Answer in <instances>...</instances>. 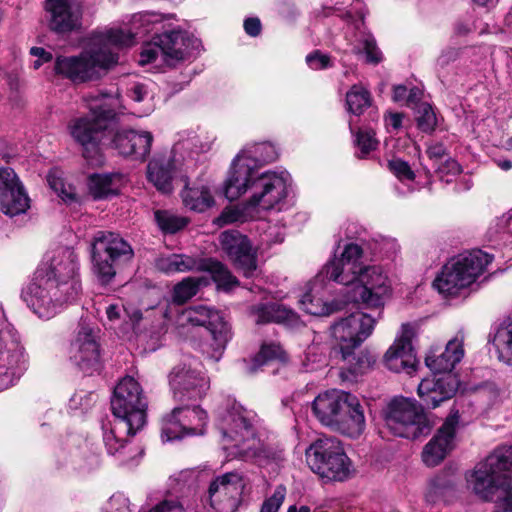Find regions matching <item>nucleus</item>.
<instances>
[{"label": "nucleus", "instance_id": "f257e3e1", "mask_svg": "<svg viewBox=\"0 0 512 512\" xmlns=\"http://www.w3.org/2000/svg\"><path fill=\"white\" fill-rule=\"evenodd\" d=\"M74 250L57 247L46 253L31 282L22 290L27 306L43 319L52 318L64 304L74 301L81 285Z\"/></svg>", "mask_w": 512, "mask_h": 512}, {"label": "nucleus", "instance_id": "f03ea898", "mask_svg": "<svg viewBox=\"0 0 512 512\" xmlns=\"http://www.w3.org/2000/svg\"><path fill=\"white\" fill-rule=\"evenodd\" d=\"M290 183L291 176L287 171L258 173L255 160L242 151L232 163L224 193L230 201L249 193L247 201L259 213L260 210L273 209L282 202L287 197Z\"/></svg>", "mask_w": 512, "mask_h": 512}, {"label": "nucleus", "instance_id": "7ed1b4c3", "mask_svg": "<svg viewBox=\"0 0 512 512\" xmlns=\"http://www.w3.org/2000/svg\"><path fill=\"white\" fill-rule=\"evenodd\" d=\"M132 43V35L122 30H108L91 38V46L78 56H59L54 63L57 75L73 83L99 79L118 62L115 48Z\"/></svg>", "mask_w": 512, "mask_h": 512}, {"label": "nucleus", "instance_id": "20e7f679", "mask_svg": "<svg viewBox=\"0 0 512 512\" xmlns=\"http://www.w3.org/2000/svg\"><path fill=\"white\" fill-rule=\"evenodd\" d=\"M105 94L89 93L83 97L87 103L89 114L72 119L68 130L73 140L81 147L82 156L91 166L104 163L101 142L108 129L109 121L114 112L105 103Z\"/></svg>", "mask_w": 512, "mask_h": 512}, {"label": "nucleus", "instance_id": "39448f33", "mask_svg": "<svg viewBox=\"0 0 512 512\" xmlns=\"http://www.w3.org/2000/svg\"><path fill=\"white\" fill-rule=\"evenodd\" d=\"M493 256L475 249L452 258L436 277L433 286L444 295H457L484 272Z\"/></svg>", "mask_w": 512, "mask_h": 512}, {"label": "nucleus", "instance_id": "423d86ee", "mask_svg": "<svg viewBox=\"0 0 512 512\" xmlns=\"http://www.w3.org/2000/svg\"><path fill=\"white\" fill-rule=\"evenodd\" d=\"M91 246L93 270L102 284L110 283L117 270L134 257L132 246L114 232L98 231Z\"/></svg>", "mask_w": 512, "mask_h": 512}, {"label": "nucleus", "instance_id": "0eeeda50", "mask_svg": "<svg viewBox=\"0 0 512 512\" xmlns=\"http://www.w3.org/2000/svg\"><path fill=\"white\" fill-rule=\"evenodd\" d=\"M309 468L321 478L344 481L351 474V462L337 438L315 440L305 451Z\"/></svg>", "mask_w": 512, "mask_h": 512}, {"label": "nucleus", "instance_id": "6e6552de", "mask_svg": "<svg viewBox=\"0 0 512 512\" xmlns=\"http://www.w3.org/2000/svg\"><path fill=\"white\" fill-rule=\"evenodd\" d=\"M200 46V41L182 30L164 32L143 46L138 60L140 65L154 62L159 55L169 66L188 59Z\"/></svg>", "mask_w": 512, "mask_h": 512}, {"label": "nucleus", "instance_id": "1a4fd4ad", "mask_svg": "<svg viewBox=\"0 0 512 512\" xmlns=\"http://www.w3.org/2000/svg\"><path fill=\"white\" fill-rule=\"evenodd\" d=\"M28 368V355L17 331L0 309V392L13 386Z\"/></svg>", "mask_w": 512, "mask_h": 512}, {"label": "nucleus", "instance_id": "9d476101", "mask_svg": "<svg viewBox=\"0 0 512 512\" xmlns=\"http://www.w3.org/2000/svg\"><path fill=\"white\" fill-rule=\"evenodd\" d=\"M385 423L392 434L416 439L430 430L423 409L405 398H395L387 406Z\"/></svg>", "mask_w": 512, "mask_h": 512}, {"label": "nucleus", "instance_id": "9b49d317", "mask_svg": "<svg viewBox=\"0 0 512 512\" xmlns=\"http://www.w3.org/2000/svg\"><path fill=\"white\" fill-rule=\"evenodd\" d=\"M147 400L140 383L131 376L123 377L113 391L111 410L115 418L143 427L146 423Z\"/></svg>", "mask_w": 512, "mask_h": 512}, {"label": "nucleus", "instance_id": "f8f14e48", "mask_svg": "<svg viewBox=\"0 0 512 512\" xmlns=\"http://www.w3.org/2000/svg\"><path fill=\"white\" fill-rule=\"evenodd\" d=\"M376 322L377 318L370 314L354 312L331 326L332 336L343 360L352 356L355 348L372 334Z\"/></svg>", "mask_w": 512, "mask_h": 512}, {"label": "nucleus", "instance_id": "ddd939ff", "mask_svg": "<svg viewBox=\"0 0 512 512\" xmlns=\"http://www.w3.org/2000/svg\"><path fill=\"white\" fill-rule=\"evenodd\" d=\"M181 319L185 323L194 326H205L212 335L211 347L213 353L211 358L218 361L227 343L232 338L231 326L226 322L219 311L209 307L198 305L183 310Z\"/></svg>", "mask_w": 512, "mask_h": 512}, {"label": "nucleus", "instance_id": "4468645a", "mask_svg": "<svg viewBox=\"0 0 512 512\" xmlns=\"http://www.w3.org/2000/svg\"><path fill=\"white\" fill-rule=\"evenodd\" d=\"M219 430L224 448L230 450L229 453L232 455L251 442L255 444V430L251 417L240 404L234 403L226 411L219 422Z\"/></svg>", "mask_w": 512, "mask_h": 512}, {"label": "nucleus", "instance_id": "2eb2a0df", "mask_svg": "<svg viewBox=\"0 0 512 512\" xmlns=\"http://www.w3.org/2000/svg\"><path fill=\"white\" fill-rule=\"evenodd\" d=\"M390 292L388 277L379 266H363L350 298L367 308H382Z\"/></svg>", "mask_w": 512, "mask_h": 512}, {"label": "nucleus", "instance_id": "dca6fc26", "mask_svg": "<svg viewBox=\"0 0 512 512\" xmlns=\"http://www.w3.org/2000/svg\"><path fill=\"white\" fill-rule=\"evenodd\" d=\"M206 421L207 413L199 406L175 407L162 420V438L171 441L185 435H202Z\"/></svg>", "mask_w": 512, "mask_h": 512}, {"label": "nucleus", "instance_id": "f3484780", "mask_svg": "<svg viewBox=\"0 0 512 512\" xmlns=\"http://www.w3.org/2000/svg\"><path fill=\"white\" fill-rule=\"evenodd\" d=\"M221 250L243 276L249 278L257 270V251L249 238L238 230H226L219 235Z\"/></svg>", "mask_w": 512, "mask_h": 512}, {"label": "nucleus", "instance_id": "a211bd4d", "mask_svg": "<svg viewBox=\"0 0 512 512\" xmlns=\"http://www.w3.org/2000/svg\"><path fill=\"white\" fill-rule=\"evenodd\" d=\"M168 377L173 398L178 402L201 399L209 389L205 375L187 364L174 366Z\"/></svg>", "mask_w": 512, "mask_h": 512}, {"label": "nucleus", "instance_id": "6ab92c4d", "mask_svg": "<svg viewBox=\"0 0 512 512\" xmlns=\"http://www.w3.org/2000/svg\"><path fill=\"white\" fill-rule=\"evenodd\" d=\"M363 251L357 244L350 243L345 246L341 257L335 258L327 263L321 271V275L334 282L345 286H352L358 282V276L363 268L360 260Z\"/></svg>", "mask_w": 512, "mask_h": 512}, {"label": "nucleus", "instance_id": "aec40b11", "mask_svg": "<svg viewBox=\"0 0 512 512\" xmlns=\"http://www.w3.org/2000/svg\"><path fill=\"white\" fill-rule=\"evenodd\" d=\"M244 484L238 473H225L209 485L207 500L219 512H235L241 501Z\"/></svg>", "mask_w": 512, "mask_h": 512}, {"label": "nucleus", "instance_id": "412c9836", "mask_svg": "<svg viewBox=\"0 0 512 512\" xmlns=\"http://www.w3.org/2000/svg\"><path fill=\"white\" fill-rule=\"evenodd\" d=\"M458 424V412L449 415L433 438L424 446L422 460L426 466L439 465L454 448Z\"/></svg>", "mask_w": 512, "mask_h": 512}, {"label": "nucleus", "instance_id": "4be33fe9", "mask_svg": "<svg viewBox=\"0 0 512 512\" xmlns=\"http://www.w3.org/2000/svg\"><path fill=\"white\" fill-rule=\"evenodd\" d=\"M48 27L57 34H68L81 28L82 11L70 0H45Z\"/></svg>", "mask_w": 512, "mask_h": 512}, {"label": "nucleus", "instance_id": "5701e85b", "mask_svg": "<svg viewBox=\"0 0 512 512\" xmlns=\"http://www.w3.org/2000/svg\"><path fill=\"white\" fill-rule=\"evenodd\" d=\"M109 133L112 135L111 146L120 155L143 161L150 154L153 142L150 132L119 128Z\"/></svg>", "mask_w": 512, "mask_h": 512}, {"label": "nucleus", "instance_id": "b1692460", "mask_svg": "<svg viewBox=\"0 0 512 512\" xmlns=\"http://www.w3.org/2000/svg\"><path fill=\"white\" fill-rule=\"evenodd\" d=\"M413 328L410 324H402L401 335L384 355L387 368L394 372H406L411 374L415 371L417 359L412 347Z\"/></svg>", "mask_w": 512, "mask_h": 512}, {"label": "nucleus", "instance_id": "393cba45", "mask_svg": "<svg viewBox=\"0 0 512 512\" xmlns=\"http://www.w3.org/2000/svg\"><path fill=\"white\" fill-rule=\"evenodd\" d=\"M468 483L473 492L485 501H500L503 503L512 492L499 477L492 473L484 461L476 465Z\"/></svg>", "mask_w": 512, "mask_h": 512}, {"label": "nucleus", "instance_id": "a878e982", "mask_svg": "<svg viewBox=\"0 0 512 512\" xmlns=\"http://www.w3.org/2000/svg\"><path fill=\"white\" fill-rule=\"evenodd\" d=\"M29 207V198L12 169L0 170V208L10 216L24 213Z\"/></svg>", "mask_w": 512, "mask_h": 512}, {"label": "nucleus", "instance_id": "bb28decb", "mask_svg": "<svg viewBox=\"0 0 512 512\" xmlns=\"http://www.w3.org/2000/svg\"><path fill=\"white\" fill-rule=\"evenodd\" d=\"M457 382L452 375L423 379L418 385V395L423 405L436 408L442 402L453 397Z\"/></svg>", "mask_w": 512, "mask_h": 512}, {"label": "nucleus", "instance_id": "cd10ccee", "mask_svg": "<svg viewBox=\"0 0 512 512\" xmlns=\"http://www.w3.org/2000/svg\"><path fill=\"white\" fill-rule=\"evenodd\" d=\"M71 358L83 370L87 371L99 362V345L88 326H81L70 348Z\"/></svg>", "mask_w": 512, "mask_h": 512}, {"label": "nucleus", "instance_id": "c85d7f7f", "mask_svg": "<svg viewBox=\"0 0 512 512\" xmlns=\"http://www.w3.org/2000/svg\"><path fill=\"white\" fill-rule=\"evenodd\" d=\"M350 393L331 390L319 394L312 403V410L316 418L324 425L334 427L347 403Z\"/></svg>", "mask_w": 512, "mask_h": 512}, {"label": "nucleus", "instance_id": "c756f323", "mask_svg": "<svg viewBox=\"0 0 512 512\" xmlns=\"http://www.w3.org/2000/svg\"><path fill=\"white\" fill-rule=\"evenodd\" d=\"M348 400L334 427L343 434L355 438L360 436L365 429L364 410L355 395L350 394Z\"/></svg>", "mask_w": 512, "mask_h": 512}, {"label": "nucleus", "instance_id": "7c9ffc66", "mask_svg": "<svg viewBox=\"0 0 512 512\" xmlns=\"http://www.w3.org/2000/svg\"><path fill=\"white\" fill-rule=\"evenodd\" d=\"M348 400L334 427L343 434L355 438L360 436L365 429L364 410L355 395L350 394Z\"/></svg>", "mask_w": 512, "mask_h": 512}, {"label": "nucleus", "instance_id": "2f4dec72", "mask_svg": "<svg viewBox=\"0 0 512 512\" xmlns=\"http://www.w3.org/2000/svg\"><path fill=\"white\" fill-rule=\"evenodd\" d=\"M463 336L457 334L446 344L445 350L440 355H429L425 359L427 367L435 374H445L451 372L457 363L464 356Z\"/></svg>", "mask_w": 512, "mask_h": 512}, {"label": "nucleus", "instance_id": "473e14b6", "mask_svg": "<svg viewBox=\"0 0 512 512\" xmlns=\"http://www.w3.org/2000/svg\"><path fill=\"white\" fill-rule=\"evenodd\" d=\"M235 457L245 461L253 460L260 466L276 464L280 465L285 461L284 450L278 446H264L255 438V444L251 442L247 447L240 448L233 452Z\"/></svg>", "mask_w": 512, "mask_h": 512}, {"label": "nucleus", "instance_id": "72a5a7b5", "mask_svg": "<svg viewBox=\"0 0 512 512\" xmlns=\"http://www.w3.org/2000/svg\"><path fill=\"white\" fill-rule=\"evenodd\" d=\"M250 315L256 324L283 323L294 325L298 316L292 310L277 303H260L251 306Z\"/></svg>", "mask_w": 512, "mask_h": 512}, {"label": "nucleus", "instance_id": "f704fd0d", "mask_svg": "<svg viewBox=\"0 0 512 512\" xmlns=\"http://www.w3.org/2000/svg\"><path fill=\"white\" fill-rule=\"evenodd\" d=\"M142 427H136L131 422L115 418L109 429L103 427V440L109 454L114 455L124 447L127 436H133Z\"/></svg>", "mask_w": 512, "mask_h": 512}, {"label": "nucleus", "instance_id": "c9c22d12", "mask_svg": "<svg viewBox=\"0 0 512 512\" xmlns=\"http://www.w3.org/2000/svg\"><path fill=\"white\" fill-rule=\"evenodd\" d=\"M483 461L512 491V446L497 447Z\"/></svg>", "mask_w": 512, "mask_h": 512}, {"label": "nucleus", "instance_id": "e433bc0d", "mask_svg": "<svg viewBox=\"0 0 512 512\" xmlns=\"http://www.w3.org/2000/svg\"><path fill=\"white\" fill-rule=\"evenodd\" d=\"M196 272H209L213 281L217 284V288L223 291H231L240 285L239 280L229 268L213 258L200 257Z\"/></svg>", "mask_w": 512, "mask_h": 512}, {"label": "nucleus", "instance_id": "4c0bfd02", "mask_svg": "<svg viewBox=\"0 0 512 512\" xmlns=\"http://www.w3.org/2000/svg\"><path fill=\"white\" fill-rule=\"evenodd\" d=\"M174 168V161L171 158L156 157L148 164V179L162 193H170Z\"/></svg>", "mask_w": 512, "mask_h": 512}, {"label": "nucleus", "instance_id": "58836bf2", "mask_svg": "<svg viewBox=\"0 0 512 512\" xmlns=\"http://www.w3.org/2000/svg\"><path fill=\"white\" fill-rule=\"evenodd\" d=\"M199 258L187 254H169L159 256L154 265L157 270L165 274L186 273L197 271Z\"/></svg>", "mask_w": 512, "mask_h": 512}, {"label": "nucleus", "instance_id": "ea45409f", "mask_svg": "<svg viewBox=\"0 0 512 512\" xmlns=\"http://www.w3.org/2000/svg\"><path fill=\"white\" fill-rule=\"evenodd\" d=\"M259 216L258 212L250 205L248 201L242 204L225 208L215 219V223L224 226L233 223H244L253 220Z\"/></svg>", "mask_w": 512, "mask_h": 512}, {"label": "nucleus", "instance_id": "a19ab883", "mask_svg": "<svg viewBox=\"0 0 512 512\" xmlns=\"http://www.w3.org/2000/svg\"><path fill=\"white\" fill-rule=\"evenodd\" d=\"M181 196L184 205L197 212H204L214 204L213 196L205 186L186 188Z\"/></svg>", "mask_w": 512, "mask_h": 512}, {"label": "nucleus", "instance_id": "79ce46f5", "mask_svg": "<svg viewBox=\"0 0 512 512\" xmlns=\"http://www.w3.org/2000/svg\"><path fill=\"white\" fill-rule=\"evenodd\" d=\"M498 359L508 365H512V320L500 326L493 339Z\"/></svg>", "mask_w": 512, "mask_h": 512}, {"label": "nucleus", "instance_id": "37998d69", "mask_svg": "<svg viewBox=\"0 0 512 512\" xmlns=\"http://www.w3.org/2000/svg\"><path fill=\"white\" fill-rule=\"evenodd\" d=\"M47 182L50 188L65 202H77L75 187L66 183L64 173L59 168H52L47 174Z\"/></svg>", "mask_w": 512, "mask_h": 512}, {"label": "nucleus", "instance_id": "c03bdc74", "mask_svg": "<svg viewBox=\"0 0 512 512\" xmlns=\"http://www.w3.org/2000/svg\"><path fill=\"white\" fill-rule=\"evenodd\" d=\"M115 175L93 174L89 177V192L94 199H103L116 194L114 187Z\"/></svg>", "mask_w": 512, "mask_h": 512}, {"label": "nucleus", "instance_id": "a18cd8bd", "mask_svg": "<svg viewBox=\"0 0 512 512\" xmlns=\"http://www.w3.org/2000/svg\"><path fill=\"white\" fill-rule=\"evenodd\" d=\"M204 283L201 277H186L173 288V303L182 305L198 293L200 286Z\"/></svg>", "mask_w": 512, "mask_h": 512}, {"label": "nucleus", "instance_id": "49530a36", "mask_svg": "<svg viewBox=\"0 0 512 512\" xmlns=\"http://www.w3.org/2000/svg\"><path fill=\"white\" fill-rule=\"evenodd\" d=\"M164 17L162 14L156 12L145 11L133 16V26L137 29V32L134 34L130 31H125L121 29L125 33H129L132 35V43L129 46L134 44V38L136 34L139 33H149L156 29V26L161 24ZM128 47V45L126 46Z\"/></svg>", "mask_w": 512, "mask_h": 512}, {"label": "nucleus", "instance_id": "de8ad7c7", "mask_svg": "<svg viewBox=\"0 0 512 512\" xmlns=\"http://www.w3.org/2000/svg\"><path fill=\"white\" fill-rule=\"evenodd\" d=\"M154 218L160 230L167 234L177 233L188 224L187 218L178 216L168 210H156Z\"/></svg>", "mask_w": 512, "mask_h": 512}, {"label": "nucleus", "instance_id": "09e8293b", "mask_svg": "<svg viewBox=\"0 0 512 512\" xmlns=\"http://www.w3.org/2000/svg\"><path fill=\"white\" fill-rule=\"evenodd\" d=\"M370 104V93L360 86L353 85L346 94L348 111L355 115H360Z\"/></svg>", "mask_w": 512, "mask_h": 512}, {"label": "nucleus", "instance_id": "8fccbe9b", "mask_svg": "<svg viewBox=\"0 0 512 512\" xmlns=\"http://www.w3.org/2000/svg\"><path fill=\"white\" fill-rule=\"evenodd\" d=\"M300 305L306 313L315 316L329 315L334 311L331 304L324 302L321 298L314 297L311 293L303 295Z\"/></svg>", "mask_w": 512, "mask_h": 512}, {"label": "nucleus", "instance_id": "3c124183", "mask_svg": "<svg viewBox=\"0 0 512 512\" xmlns=\"http://www.w3.org/2000/svg\"><path fill=\"white\" fill-rule=\"evenodd\" d=\"M417 126L425 133H432L437 125V118L433 108L428 103H420L417 107Z\"/></svg>", "mask_w": 512, "mask_h": 512}, {"label": "nucleus", "instance_id": "603ef678", "mask_svg": "<svg viewBox=\"0 0 512 512\" xmlns=\"http://www.w3.org/2000/svg\"><path fill=\"white\" fill-rule=\"evenodd\" d=\"M272 360H285V352L279 344H264L260 352L255 357L256 365H263Z\"/></svg>", "mask_w": 512, "mask_h": 512}, {"label": "nucleus", "instance_id": "864d4df0", "mask_svg": "<svg viewBox=\"0 0 512 512\" xmlns=\"http://www.w3.org/2000/svg\"><path fill=\"white\" fill-rule=\"evenodd\" d=\"M285 496V486L278 485L273 494L263 501L259 512H278L285 500Z\"/></svg>", "mask_w": 512, "mask_h": 512}, {"label": "nucleus", "instance_id": "5fc2aeb1", "mask_svg": "<svg viewBox=\"0 0 512 512\" xmlns=\"http://www.w3.org/2000/svg\"><path fill=\"white\" fill-rule=\"evenodd\" d=\"M388 168L401 181H412L415 179V173L410 165L402 159L396 158L390 160L388 162Z\"/></svg>", "mask_w": 512, "mask_h": 512}, {"label": "nucleus", "instance_id": "6e6d98bb", "mask_svg": "<svg viewBox=\"0 0 512 512\" xmlns=\"http://www.w3.org/2000/svg\"><path fill=\"white\" fill-rule=\"evenodd\" d=\"M378 142L375 139V133L372 131H359L356 136V145L360 149L361 157L374 150Z\"/></svg>", "mask_w": 512, "mask_h": 512}, {"label": "nucleus", "instance_id": "4d7b16f0", "mask_svg": "<svg viewBox=\"0 0 512 512\" xmlns=\"http://www.w3.org/2000/svg\"><path fill=\"white\" fill-rule=\"evenodd\" d=\"M306 63L313 70H322L331 66V58L320 50H315L306 56Z\"/></svg>", "mask_w": 512, "mask_h": 512}, {"label": "nucleus", "instance_id": "13d9d810", "mask_svg": "<svg viewBox=\"0 0 512 512\" xmlns=\"http://www.w3.org/2000/svg\"><path fill=\"white\" fill-rule=\"evenodd\" d=\"M107 512H132L130 501L123 494H115L109 500Z\"/></svg>", "mask_w": 512, "mask_h": 512}, {"label": "nucleus", "instance_id": "bf43d9fd", "mask_svg": "<svg viewBox=\"0 0 512 512\" xmlns=\"http://www.w3.org/2000/svg\"><path fill=\"white\" fill-rule=\"evenodd\" d=\"M363 45L367 60L372 63H378L381 60V52L379 51L374 38L366 37L363 41Z\"/></svg>", "mask_w": 512, "mask_h": 512}, {"label": "nucleus", "instance_id": "052dcab7", "mask_svg": "<svg viewBox=\"0 0 512 512\" xmlns=\"http://www.w3.org/2000/svg\"><path fill=\"white\" fill-rule=\"evenodd\" d=\"M261 22L257 17H250L244 21V30L251 36L256 37L261 33Z\"/></svg>", "mask_w": 512, "mask_h": 512}, {"label": "nucleus", "instance_id": "680f3d73", "mask_svg": "<svg viewBox=\"0 0 512 512\" xmlns=\"http://www.w3.org/2000/svg\"><path fill=\"white\" fill-rule=\"evenodd\" d=\"M426 153L430 159L440 160L447 155V149L442 143H434L428 146Z\"/></svg>", "mask_w": 512, "mask_h": 512}, {"label": "nucleus", "instance_id": "e2e57ef3", "mask_svg": "<svg viewBox=\"0 0 512 512\" xmlns=\"http://www.w3.org/2000/svg\"><path fill=\"white\" fill-rule=\"evenodd\" d=\"M440 173H447V174H459L461 172V166L458 164V162L452 158H449L445 161L444 164H442L438 168Z\"/></svg>", "mask_w": 512, "mask_h": 512}, {"label": "nucleus", "instance_id": "0e129e2a", "mask_svg": "<svg viewBox=\"0 0 512 512\" xmlns=\"http://www.w3.org/2000/svg\"><path fill=\"white\" fill-rule=\"evenodd\" d=\"M457 51L455 49H447L437 59V64L441 67L448 65L450 62L456 60Z\"/></svg>", "mask_w": 512, "mask_h": 512}, {"label": "nucleus", "instance_id": "69168bd1", "mask_svg": "<svg viewBox=\"0 0 512 512\" xmlns=\"http://www.w3.org/2000/svg\"><path fill=\"white\" fill-rule=\"evenodd\" d=\"M403 114L390 112L386 116L387 125L393 129L398 130L402 126Z\"/></svg>", "mask_w": 512, "mask_h": 512}, {"label": "nucleus", "instance_id": "338daca9", "mask_svg": "<svg viewBox=\"0 0 512 512\" xmlns=\"http://www.w3.org/2000/svg\"><path fill=\"white\" fill-rule=\"evenodd\" d=\"M30 54L38 57L42 62H49L52 60V54L42 47H32L30 49Z\"/></svg>", "mask_w": 512, "mask_h": 512}, {"label": "nucleus", "instance_id": "774afa93", "mask_svg": "<svg viewBox=\"0 0 512 512\" xmlns=\"http://www.w3.org/2000/svg\"><path fill=\"white\" fill-rule=\"evenodd\" d=\"M407 87L404 85H396L393 88V101L400 102L407 99Z\"/></svg>", "mask_w": 512, "mask_h": 512}]
</instances>
